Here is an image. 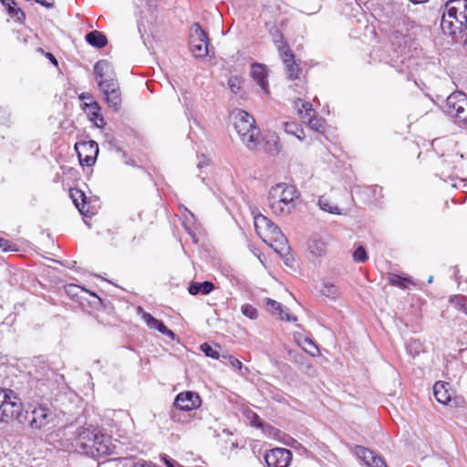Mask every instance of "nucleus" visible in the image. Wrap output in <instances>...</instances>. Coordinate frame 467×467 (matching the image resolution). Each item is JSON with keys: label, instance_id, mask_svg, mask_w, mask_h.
<instances>
[{"label": "nucleus", "instance_id": "obj_10", "mask_svg": "<svg viewBox=\"0 0 467 467\" xmlns=\"http://www.w3.org/2000/svg\"><path fill=\"white\" fill-rule=\"evenodd\" d=\"M445 7L450 18L455 19L461 28L467 27V0H448Z\"/></svg>", "mask_w": 467, "mask_h": 467}, {"label": "nucleus", "instance_id": "obj_62", "mask_svg": "<svg viewBox=\"0 0 467 467\" xmlns=\"http://www.w3.org/2000/svg\"><path fill=\"white\" fill-rule=\"evenodd\" d=\"M37 51H38L39 53H42V54H44V55H45V52H44V50H43L41 47L37 48Z\"/></svg>", "mask_w": 467, "mask_h": 467}, {"label": "nucleus", "instance_id": "obj_48", "mask_svg": "<svg viewBox=\"0 0 467 467\" xmlns=\"http://www.w3.org/2000/svg\"><path fill=\"white\" fill-rule=\"evenodd\" d=\"M265 302L266 306L271 307L273 310L278 311V313L282 310V306L277 301L273 300L271 298H266Z\"/></svg>", "mask_w": 467, "mask_h": 467}, {"label": "nucleus", "instance_id": "obj_22", "mask_svg": "<svg viewBox=\"0 0 467 467\" xmlns=\"http://www.w3.org/2000/svg\"><path fill=\"white\" fill-rule=\"evenodd\" d=\"M214 289L213 283L210 281H204L202 283L192 282L188 287V291L191 295L196 296L199 294L208 295Z\"/></svg>", "mask_w": 467, "mask_h": 467}, {"label": "nucleus", "instance_id": "obj_33", "mask_svg": "<svg viewBox=\"0 0 467 467\" xmlns=\"http://www.w3.org/2000/svg\"><path fill=\"white\" fill-rule=\"evenodd\" d=\"M318 206L324 212H327V213H332V214H341L340 209L337 206L333 205L329 202V200L325 198L324 196H321L318 199Z\"/></svg>", "mask_w": 467, "mask_h": 467}, {"label": "nucleus", "instance_id": "obj_54", "mask_svg": "<svg viewBox=\"0 0 467 467\" xmlns=\"http://www.w3.org/2000/svg\"><path fill=\"white\" fill-rule=\"evenodd\" d=\"M36 2L47 8H52L54 6V2L52 0H36Z\"/></svg>", "mask_w": 467, "mask_h": 467}, {"label": "nucleus", "instance_id": "obj_31", "mask_svg": "<svg viewBox=\"0 0 467 467\" xmlns=\"http://www.w3.org/2000/svg\"><path fill=\"white\" fill-rule=\"evenodd\" d=\"M284 129L286 133L296 136L300 140H303L305 138L304 130L302 126L297 122H285Z\"/></svg>", "mask_w": 467, "mask_h": 467}, {"label": "nucleus", "instance_id": "obj_50", "mask_svg": "<svg viewBox=\"0 0 467 467\" xmlns=\"http://www.w3.org/2000/svg\"><path fill=\"white\" fill-rule=\"evenodd\" d=\"M146 7L149 12H155L157 10L158 5L157 0H144Z\"/></svg>", "mask_w": 467, "mask_h": 467}, {"label": "nucleus", "instance_id": "obj_21", "mask_svg": "<svg viewBox=\"0 0 467 467\" xmlns=\"http://www.w3.org/2000/svg\"><path fill=\"white\" fill-rule=\"evenodd\" d=\"M69 195H70L75 206L79 211V213L81 214L87 216L88 213V210L85 209L86 199H87L85 193L79 189L73 188V189H70Z\"/></svg>", "mask_w": 467, "mask_h": 467}, {"label": "nucleus", "instance_id": "obj_19", "mask_svg": "<svg viewBox=\"0 0 467 467\" xmlns=\"http://www.w3.org/2000/svg\"><path fill=\"white\" fill-rule=\"evenodd\" d=\"M251 76L264 91H268L267 75L264 66L254 63L251 67Z\"/></svg>", "mask_w": 467, "mask_h": 467}, {"label": "nucleus", "instance_id": "obj_60", "mask_svg": "<svg viewBox=\"0 0 467 467\" xmlns=\"http://www.w3.org/2000/svg\"><path fill=\"white\" fill-rule=\"evenodd\" d=\"M413 4H422L426 3L428 0H410Z\"/></svg>", "mask_w": 467, "mask_h": 467}, {"label": "nucleus", "instance_id": "obj_13", "mask_svg": "<svg viewBox=\"0 0 467 467\" xmlns=\"http://www.w3.org/2000/svg\"><path fill=\"white\" fill-rule=\"evenodd\" d=\"M94 74L99 87L118 80L113 66L105 59L95 64Z\"/></svg>", "mask_w": 467, "mask_h": 467}, {"label": "nucleus", "instance_id": "obj_3", "mask_svg": "<svg viewBox=\"0 0 467 467\" xmlns=\"http://www.w3.org/2000/svg\"><path fill=\"white\" fill-rule=\"evenodd\" d=\"M14 420L24 424L27 412H23V403L16 392L0 388V422L9 423Z\"/></svg>", "mask_w": 467, "mask_h": 467}, {"label": "nucleus", "instance_id": "obj_35", "mask_svg": "<svg viewBox=\"0 0 467 467\" xmlns=\"http://www.w3.org/2000/svg\"><path fill=\"white\" fill-rule=\"evenodd\" d=\"M307 123L308 127L312 130L322 132L324 130V120L322 119H318L315 116V113L306 118V120H303Z\"/></svg>", "mask_w": 467, "mask_h": 467}, {"label": "nucleus", "instance_id": "obj_47", "mask_svg": "<svg viewBox=\"0 0 467 467\" xmlns=\"http://www.w3.org/2000/svg\"><path fill=\"white\" fill-rule=\"evenodd\" d=\"M282 435L284 436V438L281 441L284 444L290 446L292 448H295L298 444V442L296 439H294L285 433H282Z\"/></svg>", "mask_w": 467, "mask_h": 467}, {"label": "nucleus", "instance_id": "obj_49", "mask_svg": "<svg viewBox=\"0 0 467 467\" xmlns=\"http://www.w3.org/2000/svg\"><path fill=\"white\" fill-rule=\"evenodd\" d=\"M278 314L282 320L292 322H296L297 320L296 317L291 316L290 314L285 312L283 309Z\"/></svg>", "mask_w": 467, "mask_h": 467}, {"label": "nucleus", "instance_id": "obj_18", "mask_svg": "<svg viewBox=\"0 0 467 467\" xmlns=\"http://www.w3.org/2000/svg\"><path fill=\"white\" fill-rule=\"evenodd\" d=\"M264 237H270L279 247H276L275 250L278 253H281L282 250H288L287 246V239L285 234L282 233L280 228L272 223L271 227H269L266 232L264 234Z\"/></svg>", "mask_w": 467, "mask_h": 467}, {"label": "nucleus", "instance_id": "obj_11", "mask_svg": "<svg viewBox=\"0 0 467 467\" xmlns=\"http://www.w3.org/2000/svg\"><path fill=\"white\" fill-rule=\"evenodd\" d=\"M202 404V400L198 393L193 391H183L179 393L173 402L176 410L190 411L196 410Z\"/></svg>", "mask_w": 467, "mask_h": 467}, {"label": "nucleus", "instance_id": "obj_59", "mask_svg": "<svg viewBox=\"0 0 467 467\" xmlns=\"http://www.w3.org/2000/svg\"><path fill=\"white\" fill-rule=\"evenodd\" d=\"M95 101H85L83 103V109L85 110H88V112L90 110V105H92Z\"/></svg>", "mask_w": 467, "mask_h": 467}, {"label": "nucleus", "instance_id": "obj_2", "mask_svg": "<svg viewBox=\"0 0 467 467\" xmlns=\"http://www.w3.org/2000/svg\"><path fill=\"white\" fill-rule=\"evenodd\" d=\"M299 192L293 185L277 183L268 192V202L272 213L277 216L290 214L296 208Z\"/></svg>", "mask_w": 467, "mask_h": 467}, {"label": "nucleus", "instance_id": "obj_8", "mask_svg": "<svg viewBox=\"0 0 467 467\" xmlns=\"http://www.w3.org/2000/svg\"><path fill=\"white\" fill-rule=\"evenodd\" d=\"M79 162L82 166L91 167L95 164L98 154L99 145L94 140L80 141L75 144Z\"/></svg>", "mask_w": 467, "mask_h": 467}, {"label": "nucleus", "instance_id": "obj_39", "mask_svg": "<svg viewBox=\"0 0 467 467\" xmlns=\"http://www.w3.org/2000/svg\"><path fill=\"white\" fill-rule=\"evenodd\" d=\"M12 122V113L8 107L0 106V123L9 125Z\"/></svg>", "mask_w": 467, "mask_h": 467}, {"label": "nucleus", "instance_id": "obj_45", "mask_svg": "<svg viewBox=\"0 0 467 467\" xmlns=\"http://www.w3.org/2000/svg\"><path fill=\"white\" fill-rule=\"evenodd\" d=\"M228 85L231 91L237 94L241 88V82L237 77H231L228 80Z\"/></svg>", "mask_w": 467, "mask_h": 467}, {"label": "nucleus", "instance_id": "obj_53", "mask_svg": "<svg viewBox=\"0 0 467 467\" xmlns=\"http://www.w3.org/2000/svg\"><path fill=\"white\" fill-rule=\"evenodd\" d=\"M0 248H2L3 251L6 252L11 249V245L7 240L0 237Z\"/></svg>", "mask_w": 467, "mask_h": 467}, {"label": "nucleus", "instance_id": "obj_16", "mask_svg": "<svg viewBox=\"0 0 467 467\" xmlns=\"http://www.w3.org/2000/svg\"><path fill=\"white\" fill-rule=\"evenodd\" d=\"M280 57L285 65V72L287 78L290 80H295L299 78V75L301 72V68L295 61V56L292 53L290 48H286L283 53H281Z\"/></svg>", "mask_w": 467, "mask_h": 467}, {"label": "nucleus", "instance_id": "obj_27", "mask_svg": "<svg viewBox=\"0 0 467 467\" xmlns=\"http://www.w3.org/2000/svg\"><path fill=\"white\" fill-rule=\"evenodd\" d=\"M388 281L391 285L400 287L401 289H407L410 285H415L414 282L410 278L405 277V276H400L396 274H389L388 276Z\"/></svg>", "mask_w": 467, "mask_h": 467}, {"label": "nucleus", "instance_id": "obj_17", "mask_svg": "<svg viewBox=\"0 0 467 467\" xmlns=\"http://www.w3.org/2000/svg\"><path fill=\"white\" fill-rule=\"evenodd\" d=\"M433 394L438 402L443 405L453 406L457 403L451 399L450 384L443 381H438L433 386Z\"/></svg>", "mask_w": 467, "mask_h": 467}, {"label": "nucleus", "instance_id": "obj_6", "mask_svg": "<svg viewBox=\"0 0 467 467\" xmlns=\"http://www.w3.org/2000/svg\"><path fill=\"white\" fill-rule=\"evenodd\" d=\"M445 112L460 123L467 125V95L462 91L451 93L447 98Z\"/></svg>", "mask_w": 467, "mask_h": 467}, {"label": "nucleus", "instance_id": "obj_7", "mask_svg": "<svg viewBox=\"0 0 467 467\" xmlns=\"http://www.w3.org/2000/svg\"><path fill=\"white\" fill-rule=\"evenodd\" d=\"M189 45L195 57L202 58L208 56V34L201 27L199 23H194L191 27Z\"/></svg>", "mask_w": 467, "mask_h": 467}, {"label": "nucleus", "instance_id": "obj_63", "mask_svg": "<svg viewBox=\"0 0 467 467\" xmlns=\"http://www.w3.org/2000/svg\"><path fill=\"white\" fill-rule=\"evenodd\" d=\"M432 280H433V277H432V276H430V277H429V279H428V283H430V284H431V283L432 282Z\"/></svg>", "mask_w": 467, "mask_h": 467}, {"label": "nucleus", "instance_id": "obj_24", "mask_svg": "<svg viewBox=\"0 0 467 467\" xmlns=\"http://www.w3.org/2000/svg\"><path fill=\"white\" fill-rule=\"evenodd\" d=\"M269 33L275 47L279 51V56H281V53H283L286 48H290L285 41L282 32L275 26H272L269 28Z\"/></svg>", "mask_w": 467, "mask_h": 467}, {"label": "nucleus", "instance_id": "obj_26", "mask_svg": "<svg viewBox=\"0 0 467 467\" xmlns=\"http://www.w3.org/2000/svg\"><path fill=\"white\" fill-rule=\"evenodd\" d=\"M101 107L98 102L90 105V110L88 112L90 115V121L94 122L96 127L103 128L106 125L103 116L100 114Z\"/></svg>", "mask_w": 467, "mask_h": 467}, {"label": "nucleus", "instance_id": "obj_15", "mask_svg": "<svg viewBox=\"0 0 467 467\" xmlns=\"http://www.w3.org/2000/svg\"><path fill=\"white\" fill-rule=\"evenodd\" d=\"M137 312L141 314V317L150 328L156 329L160 333L169 337L171 339H175L176 335L173 331L169 329L161 320L153 317L150 314L145 312L141 306L137 308Z\"/></svg>", "mask_w": 467, "mask_h": 467}, {"label": "nucleus", "instance_id": "obj_58", "mask_svg": "<svg viewBox=\"0 0 467 467\" xmlns=\"http://www.w3.org/2000/svg\"><path fill=\"white\" fill-rule=\"evenodd\" d=\"M171 419L175 422L180 421V420L178 419V414L174 410L171 411Z\"/></svg>", "mask_w": 467, "mask_h": 467}, {"label": "nucleus", "instance_id": "obj_44", "mask_svg": "<svg viewBox=\"0 0 467 467\" xmlns=\"http://www.w3.org/2000/svg\"><path fill=\"white\" fill-rule=\"evenodd\" d=\"M247 418L250 420V423L252 426L256 427V428H263V422H262L260 417L256 413H254L253 411H249L247 413Z\"/></svg>", "mask_w": 467, "mask_h": 467}, {"label": "nucleus", "instance_id": "obj_57", "mask_svg": "<svg viewBox=\"0 0 467 467\" xmlns=\"http://www.w3.org/2000/svg\"><path fill=\"white\" fill-rule=\"evenodd\" d=\"M164 462L166 464L167 467H175V461L171 460V459H167V458H164Z\"/></svg>", "mask_w": 467, "mask_h": 467}, {"label": "nucleus", "instance_id": "obj_4", "mask_svg": "<svg viewBox=\"0 0 467 467\" xmlns=\"http://www.w3.org/2000/svg\"><path fill=\"white\" fill-rule=\"evenodd\" d=\"M234 125L242 141L249 150H254L258 144L259 130L252 115L243 109L233 113Z\"/></svg>", "mask_w": 467, "mask_h": 467}, {"label": "nucleus", "instance_id": "obj_52", "mask_svg": "<svg viewBox=\"0 0 467 467\" xmlns=\"http://www.w3.org/2000/svg\"><path fill=\"white\" fill-rule=\"evenodd\" d=\"M78 99L81 100V101H95L93 99V96L91 93H88V92H83L81 93L79 96H78Z\"/></svg>", "mask_w": 467, "mask_h": 467}, {"label": "nucleus", "instance_id": "obj_25", "mask_svg": "<svg viewBox=\"0 0 467 467\" xmlns=\"http://www.w3.org/2000/svg\"><path fill=\"white\" fill-rule=\"evenodd\" d=\"M105 100L109 108L111 109L114 112L119 111L122 104L120 89L112 93H107L105 96Z\"/></svg>", "mask_w": 467, "mask_h": 467}, {"label": "nucleus", "instance_id": "obj_23", "mask_svg": "<svg viewBox=\"0 0 467 467\" xmlns=\"http://www.w3.org/2000/svg\"><path fill=\"white\" fill-rule=\"evenodd\" d=\"M295 338L297 344L300 347H302V348L312 357H316L319 354V349L317 346L314 343V341L311 338L307 337H303L302 335H295Z\"/></svg>", "mask_w": 467, "mask_h": 467}, {"label": "nucleus", "instance_id": "obj_43", "mask_svg": "<svg viewBox=\"0 0 467 467\" xmlns=\"http://www.w3.org/2000/svg\"><path fill=\"white\" fill-rule=\"evenodd\" d=\"M242 313L250 319H255L257 317V310L248 304L242 306Z\"/></svg>", "mask_w": 467, "mask_h": 467}, {"label": "nucleus", "instance_id": "obj_37", "mask_svg": "<svg viewBox=\"0 0 467 467\" xmlns=\"http://www.w3.org/2000/svg\"><path fill=\"white\" fill-rule=\"evenodd\" d=\"M66 291L68 295H71L72 296H78L79 292L88 293L87 289H84L78 285H69L66 287ZM89 294L94 296L99 302H101V299L94 293Z\"/></svg>", "mask_w": 467, "mask_h": 467}, {"label": "nucleus", "instance_id": "obj_41", "mask_svg": "<svg viewBox=\"0 0 467 467\" xmlns=\"http://www.w3.org/2000/svg\"><path fill=\"white\" fill-rule=\"evenodd\" d=\"M201 350L205 354V356L218 359L220 358V355L216 349H214L211 345L208 343H203L201 345Z\"/></svg>", "mask_w": 467, "mask_h": 467}, {"label": "nucleus", "instance_id": "obj_29", "mask_svg": "<svg viewBox=\"0 0 467 467\" xmlns=\"http://www.w3.org/2000/svg\"><path fill=\"white\" fill-rule=\"evenodd\" d=\"M272 221L263 214L254 216V228L259 236L264 238V234L271 227Z\"/></svg>", "mask_w": 467, "mask_h": 467}, {"label": "nucleus", "instance_id": "obj_56", "mask_svg": "<svg viewBox=\"0 0 467 467\" xmlns=\"http://www.w3.org/2000/svg\"><path fill=\"white\" fill-rule=\"evenodd\" d=\"M131 467H155L154 465H152L151 463H146V462H137V463H134L132 464Z\"/></svg>", "mask_w": 467, "mask_h": 467}, {"label": "nucleus", "instance_id": "obj_61", "mask_svg": "<svg viewBox=\"0 0 467 467\" xmlns=\"http://www.w3.org/2000/svg\"><path fill=\"white\" fill-rule=\"evenodd\" d=\"M203 165H206V163H205V162H200V163L198 164V168H200V169H201Z\"/></svg>", "mask_w": 467, "mask_h": 467}, {"label": "nucleus", "instance_id": "obj_1", "mask_svg": "<svg viewBox=\"0 0 467 467\" xmlns=\"http://www.w3.org/2000/svg\"><path fill=\"white\" fill-rule=\"evenodd\" d=\"M74 446L79 452L93 458L104 457L113 452L110 438L98 429L92 428L78 430Z\"/></svg>", "mask_w": 467, "mask_h": 467}, {"label": "nucleus", "instance_id": "obj_42", "mask_svg": "<svg viewBox=\"0 0 467 467\" xmlns=\"http://www.w3.org/2000/svg\"><path fill=\"white\" fill-rule=\"evenodd\" d=\"M99 88L101 90V92L104 94V96H106L107 93H112V92H115V91L120 89L118 80L104 84L103 86H99Z\"/></svg>", "mask_w": 467, "mask_h": 467}, {"label": "nucleus", "instance_id": "obj_55", "mask_svg": "<svg viewBox=\"0 0 467 467\" xmlns=\"http://www.w3.org/2000/svg\"><path fill=\"white\" fill-rule=\"evenodd\" d=\"M45 57L53 64L55 65L56 67H57L58 65V62L57 60V58L55 57V56L50 53V52H47L45 53Z\"/></svg>", "mask_w": 467, "mask_h": 467}, {"label": "nucleus", "instance_id": "obj_46", "mask_svg": "<svg viewBox=\"0 0 467 467\" xmlns=\"http://www.w3.org/2000/svg\"><path fill=\"white\" fill-rule=\"evenodd\" d=\"M223 358H227L228 361H229V364L233 368H237V369H241L242 368V367H243L242 362L238 358H236L235 357L223 355Z\"/></svg>", "mask_w": 467, "mask_h": 467}, {"label": "nucleus", "instance_id": "obj_32", "mask_svg": "<svg viewBox=\"0 0 467 467\" xmlns=\"http://www.w3.org/2000/svg\"><path fill=\"white\" fill-rule=\"evenodd\" d=\"M455 19L450 18L449 16L443 14L441 20V28L444 34L454 35L456 27L454 26Z\"/></svg>", "mask_w": 467, "mask_h": 467}, {"label": "nucleus", "instance_id": "obj_38", "mask_svg": "<svg viewBox=\"0 0 467 467\" xmlns=\"http://www.w3.org/2000/svg\"><path fill=\"white\" fill-rule=\"evenodd\" d=\"M352 256H353V260L356 263H364L368 258V253H367L366 249L364 248V246H362V245H359L355 249Z\"/></svg>", "mask_w": 467, "mask_h": 467}, {"label": "nucleus", "instance_id": "obj_12", "mask_svg": "<svg viewBox=\"0 0 467 467\" xmlns=\"http://www.w3.org/2000/svg\"><path fill=\"white\" fill-rule=\"evenodd\" d=\"M52 419L53 413L50 409L46 406L39 405L30 412V418L27 414L26 421H28L30 428L39 430L47 426Z\"/></svg>", "mask_w": 467, "mask_h": 467}, {"label": "nucleus", "instance_id": "obj_64", "mask_svg": "<svg viewBox=\"0 0 467 467\" xmlns=\"http://www.w3.org/2000/svg\"><path fill=\"white\" fill-rule=\"evenodd\" d=\"M467 315V306H465V309L462 310Z\"/></svg>", "mask_w": 467, "mask_h": 467}, {"label": "nucleus", "instance_id": "obj_30", "mask_svg": "<svg viewBox=\"0 0 467 467\" xmlns=\"http://www.w3.org/2000/svg\"><path fill=\"white\" fill-rule=\"evenodd\" d=\"M1 3L6 7L9 15L15 16L17 21L21 22L25 19V13L18 7L15 0H0Z\"/></svg>", "mask_w": 467, "mask_h": 467}, {"label": "nucleus", "instance_id": "obj_9", "mask_svg": "<svg viewBox=\"0 0 467 467\" xmlns=\"http://www.w3.org/2000/svg\"><path fill=\"white\" fill-rule=\"evenodd\" d=\"M292 457L291 451L285 448H275L265 453V461L267 467H288Z\"/></svg>", "mask_w": 467, "mask_h": 467}, {"label": "nucleus", "instance_id": "obj_5", "mask_svg": "<svg viewBox=\"0 0 467 467\" xmlns=\"http://www.w3.org/2000/svg\"><path fill=\"white\" fill-rule=\"evenodd\" d=\"M416 25L409 17H400L394 21L389 39L399 48L410 47L414 40Z\"/></svg>", "mask_w": 467, "mask_h": 467}, {"label": "nucleus", "instance_id": "obj_34", "mask_svg": "<svg viewBox=\"0 0 467 467\" xmlns=\"http://www.w3.org/2000/svg\"><path fill=\"white\" fill-rule=\"evenodd\" d=\"M321 294L328 298L335 299L339 296L338 288L332 283H324Z\"/></svg>", "mask_w": 467, "mask_h": 467}, {"label": "nucleus", "instance_id": "obj_14", "mask_svg": "<svg viewBox=\"0 0 467 467\" xmlns=\"http://www.w3.org/2000/svg\"><path fill=\"white\" fill-rule=\"evenodd\" d=\"M354 453L368 467H388L385 460L368 448L357 445L354 447Z\"/></svg>", "mask_w": 467, "mask_h": 467}, {"label": "nucleus", "instance_id": "obj_36", "mask_svg": "<svg viewBox=\"0 0 467 467\" xmlns=\"http://www.w3.org/2000/svg\"><path fill=\"white\" fill-rule=\"evenodd\" d=\"M311 254L316 256H321L326 253V244L322 241L313 240L309 244Z\"/></svg>", "mask_w": 467, "mask_h": 467}, {"label": "nucleus", "instance_id": "obj_20", "mask_svg": "<svg viewBox=\"0 0 467 467\" xmlns=\"http://www.w3.org/2000/svg\"><path fill=\"white\" fill-rule=\"evenodd\" d=\"M85 39L88 45L96 48H102L108 44L107 36L104 33L98 30H93L88 33Z\"/></svg>", "mask_w": 467, "mask_h": 467}, {"label": "nucleus", "instance_id": "obj_28", "mask_svg": "<svg viewBox=\"0 0 467 467\" xmlns=\"http://www.w3.org/2000/svg\"><path fill=\"white\" fill-rule=\"evenodd\" d=\"M295 107L297 109V114L302 120H306L308 116L315 113L312 104L302 99H297L295 102Z\"/></svg>", "mask_w": 467, "mask_h": 467}, {"label": "nucleus", "instance_id": "obj_40", "mask_svg": "<svg viewBox=\"0 0 467 467\" xmlns=\"http://www.w3.org/2000/svg\"><path fill=\"white\" fill-rule=\"evenodd\" d=\"M450 302L457 309L463 310L467 306V297L463 296H453L450 298Z\"/></svg>", "mask_w": 467, "mask_h": 467}, {"label": "nucleus", "instance_id": "obj_51", "mask_svg": "<svg viewBox=\"0 0 467 467\" xmlns=\"http://www.w3.org/2000/svg\"><path fill=\"white\" fill-rule=\"evenodd\" d=\"M289 356L294 359L295 362L303 365L305 357L301 354L295 353L294 351H289Z\"/></svg>", "mask_w": 467, "mask_h": 467}]
</instances>
